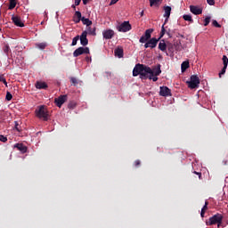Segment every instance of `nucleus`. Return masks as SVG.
I'll return each instance as SVG.
<instances>
[{
	"label": "nucleus",
	"instance_id": "f257e3e1",
	"mask_svg": "<svg viewBox=\"0 0 228 228\" xmlns=\"http://www.w3.org/2000/svg\"><path fill=\"white\" fill-rule=\"evenodd\" d=\"M150 74H152V69L145 64H136L133 69V76L140 77V79H149Z\"/></svg>",
	"mask_w": 228,
	"mask_h": 228
},
{
	"label": "nucleus",
	"instance_id": "f03ea898",
	"mask_svg": "<svg viewBox=\"0 0 228 228\" xmlns=\"http://www.w3.org/2000/svg\"><path fill=\"white\" fill-rule=\"evenodd\" d=\"M36 116L37 118H43L45 122L49 120V111L47 110V107L45 105H40L36 110Z\"/></svg>",
	"mask_w": 228,
	"mask_h": 228
},
{
	"label": "nucleus",
	"instance_id": "7ed1b4c3",
	"mask_svg": "<svg viewBox=\"0 0 228 228\" xmlns=\"http://www.w3.org/2000/svg\"><path fill=\"white\" fill-rule=\"evenodd\" d=\"M222 220H224V216L217 213L209 217L208 222H207V225H216L217 224V227H220V225H222Z\"/></svg>",
	"mask_w": 228,
	"mask_h": 228
},
{
	"label": "nucleus",
	"instance_id": "20e7f679",
	"mask_svg": "<svg viewBox=\"0 0 228 228\" xmlns=\"http://www.w3.org/2000/svg\"><path fill=\"white\" fill-rule=\"evenodd\" d=\"M188 87L191 90L195 88H199V85H200V78L197 75L191 76V80L187 81Z\"/></svg>",
	"mask_w": 228,
	"mask_h": 228
},
{
	"label": "nucleus",
	"instance_id": "39448f33",
	"mask_svg": "<svg viewBox=\"0 0 228 228\" xmlns=\"http://www.w3.org/2000/svg\"><path fill=\"white\" fill-rule=\"evenodd\" d=\"M153 31L154 29L152 28L146 29L144 35H142L139 39L140 44H146V42H149V40H151V37Z\"/></svg>",
	"mask_w": 228,
	"mask_h": 228
},
{
	"label": "nucleus",
	"instance_id": "423d86ee",
	"mask_svg": "<svg viewBox=\"0 0 228 228\" xmlns=\"http://www.w3.org/2000/svg\"><path fill=\"white\" fill-rule=\"evenodd\" d=\"M159 40H161V38H159H159L152 37V38L148 39V41L144 45V48L145 49H149V47L151 49L156 48L158 45V42H159Z\"/></svg>",
	"mask_w": 228,
	"mask_h": 228
},
{
	"label": "nucleus",
	"instance_id": "0eeeda50",
	"mask_svg": "<svg viewBox=\"0 0 228 228\" xmlns=\"http://www.w3.org/2000/svg\"><path fill=\"white\" fill-rule=\"evenodd\" d=\"M81 54H90V48L80 46L73 53L74 58H77V56H81Z\"/></svg>",
	"mask_w": 228,
	"mask_h": 228
},
{
	"label": "nucleus",
	"instance_id": "6e6552de",
	"mask_svg": "<svg viewBox=\"0 0 228 228\" xmlns=\"http://www.w3.org/2000/svg\"><path fill=\"white\" fill-rule=\"evenodd\" d=\"M118 31L120 33H127V31H131V25L129 21H124L119 26L117 27Z\"/></svg>",
	"mask_w": 228,
	"mask_h": 228
},
{
	"label": "nucleus",
	"instance_id": "1a4fd4ad",
	"mask_svg": "<svg viewBox=\"0 0 228 228\" xmlns=\"http://www.w3.org/2000/svg\"><path fill=\"white\" fill-rule=\"evenodd\" d=\"M165 24H167V23L164 22V24L161 27V31H160L159 38H163V37H165V35H167V37L169 38H172V37H174V34L172 33V30L170 28L167 29L165 28Z\"/></svg>",
	"mask_w": 228,
	"mask_h": 228
},
{
	"label": "nucleus",
	"instance_id": "9d476101",
	"mask_svg": "<svg viewBox=\"0 0 228 228\" xmlns=\"http://www.w3.org/2000/svg\"><path fill=\"white\" fill-rule=\"evenodd\" d=\"M54 102L58 108H61L65 102H67V94L61 95L54 99Z\"/></svg>",
	"mask_w": 228,
	"mask_h": 228
},
{
	"label": "nucleus",
	"instance_id": "9b49d317",
	"mask_svg": "<svg viewBox=\"0 0 228 228\" xmlns=\"http://www.w3.org/2000/svg\"><path fill=\"white\" fill-rule=\"evenodd\" d=\"M159 95L161 97H168L172 95V90L167 86H160Z\"/></svg>",
	"mask_w": 228,
	"mask_h": 228
},
{
	"label": "nucleus",
	"instance_id": "f8f14e48",
	"mask_svg": "<svg viewBox=\"0 0 228 228\" xmlns=\"http://www.w3.org/2000/svg\"><path fill=\"white\" fill-rule=\"evenodd\" d=\"M87 35H88V32L86 30V31H83L82 34L79 37L80 44L84 47H86V45H88V38L86 37Z\"/></svg>",
	"mask_w": 228,
	"mask_h": 228
},
{
	"label": "nucleus",
	"instance_id": "ddd939ff",
	"mask_svg": "<svg viewBox=\"0 0 228 228\" xmlns=\"http://www.w3.org/2000/svg\"><path fill=\"white\" fill-rule=\"evenodd\" d=\"M102 35L105 40H111L115 37V31L113 29H107L102 32Z\"/></svg>",
	"mask_w": 228,
	"mask_h": 228
},
{
	"label": "nucleus",
	"instance_id": "4468645a",
	"mask_svg": "<svg viewBox=\"0 0 228 228\" xmlns=\"http://www.w3.org/2000/svg\"><path fill=\"white\" fill-rule=\"evenodd\" d=\"M190 12L193 13V15H201L202 8L197 5H190Z\"/></svg>",
	"mask_w": 228,
	"mask_h": 228
},
{
	"label": "nucleus",
	"instance_id": "2eb2a0df",
	"mask_svg": "<svg viewBox=\"0 0 228 228\" xmlns=\"http://www.w3.org/2000/svg\"><path fill=\"white\" fill-rule=\"evenodd\" d=\"M12 20L13 24H15L18 28H24V22H22V20H20V17L12 16Z\"/></svg>",
	"mask_w": 228,
	"mask_h": 228
},
{
	"label": "nucleus",
	"instance_id": "dca6fc26",
	"mask_svg": "<svg viewBox=\"0 0 228 228\" xmlns=\"http://www.w3.org/2000/svg\"><path fill=\"white\" fill-rule=\"evenodd\" d=\"M164 17L166 18L165 20V24H167V21L168 20V19L170 18V13L172 12V7L170 6H165L164 7Z\"/></svg>",
	"mask_w": 228,
	"mask_h": 228
},
{
	"label": "nucleus",
	"instance_id": "f3484780",
	"mask_svg": "<svg viewBox=\"0 0 228 228\" xmlns=\"http://www.w3.org/2000/svg\"><path fill=\"white\" fill-rule=\"evenodd\" d=\"M14 149H18L22 154H25V152H28V147H26L23 143H16L14 145Z\"/></svg>",
	"mask_w": 228,
	"mask_h": 228
},
{
	"label": "nucleus",
	"instance_id": "a211bd4d",
	"mask_svg": "<svg viewBox=\"0 0 228 228\" xmlns=\"http://www.w3.org/2000/svg\"><path fill=\"white\" fill-rule=\"evenodd\" d=\"M36 88H37V90H47L48 86L45 82L37 81L36 83Z\"/></svg>",
	"mask_w": 228,
	"mask_h": 228
},
{
	"label": "nucleus",
	"instance_id": "6ab92c4d",
	"mask_svg": "<svg viewBox=\"0 0 228 228\" xmlns=\"http://www.w3.org/2000/svg\"><path fill=\"white\" fill-rule=\"evenodd\" d=\"M114 54L118 58H124V48H122L121 46L116 48L114 50Z\"/></svg>",
	"mask_w": 228,
	"mask_h": 228
},
{
	"label": "nucleus",
	"instance_id": "aec40b11",
	"mask_svg": "<svg viewBox=\"0 0 228 228\" xmlns=\"http://www.w3.org/2000/svg\"><path fill=\"white\" fill-rule=\"evenodd\" d=\"M167 44L165 43V39L160 40V42L159 44V51H162V53H167Z\"/></svg>",
	"mask_w": 228,
	"mask_h": 228
},
{
	"label": "nucleus",
	"instance_id": "412c9836",
	"mask_svg": "<svg viewBox=\"0 0 228 228\" xmlns=\"http://www.w3.org/2000/svg\"><path fill=\"white\" fill-rule=\"evenodd\" d=\"M151 70L153 72V76H159V74H161V64H158Z\"/></svg>",
	"mask_w": 228,
	"mask_h": 228
},
{
	"label": "nucleus",
	"instance_id": "4be33fe9",
	"mask_svg": "<svg viewBox=\"0 0 228 228\" xmlns=\"http://www.w3.org/2000/svg\"><path fill=\"white\" fill-rule=\"evenodd\" d=\"M96 31V28L95 27L92 28V27H87V35H92V37H95V35H97V33L95 32Z\"/></svg>",
	"mask_w": 228,
	"mask_h": 228
},
{
	"label": "nucleus",
	"instance_id": "5701e85b",
	"mask_svg": "<svg viewBox=\"0 0 228 228\" xmlns=\"http://www.w3.org/2000/svg\"><path fill=\"white\" fill-rule=\"evenodd\" d=\"M182 72H185L187 69H190V61H185L181 64Z\"/></svg>",
	"mask_w": 228,
	"mask_h": 228
},
{
	"label": "nucleus",
	"instance_id": "b1692460",
	"mask_svg": "<svg viewBox=\"0 0 228 228\" xmlns=\"http://www.w3.org/2000/svg\"><path fill=\"white\" fill-rule=\"evenodd\" d=\"M81 21L87 28L92 26V20H90V19H88V18L82 17Z\"/></svg>",
	"mask_w": 228,
	"mask_h": 228
},
{
	"label": "nucleus",
	"instance_id": "393cba45",
	"mask_svg": "<svg viewBox=\"0 0 228 228\" xmlns=\"http://www.w3.org/2000/svg\"><path fill=\"white\" fill-rule=\"evenodd\" d=\"M209 203L208 201L205 202V205L203 206V208H201V212H200V216L201 218H204V216L206 215V211H208V205Z\"/></svg>",
	"mask_w": 228,
	"mask_h": 228
},
{
	"label": "nucleus",
	"instance_id": "a878e982",
	"mask_svg": "<svg viewBox=\"0 0 228 228\" xmlns=\"http://www.w3.org/2000/svg\"><path fill=\"white\" fill-rule=\"evenodd\" d=\"M163 3V0H150L151 6H159Z\"/></svg>",
	"mask_w": 228,
	"mask_h": 228
},
{
	"label": "nucleus",
	"instance_id": "bb28decb",
	"mask_svg": "<svg viewBox=\"0 0 228 228\" xmlns=\"http://www.w3.org/2000/svg\"><path fill=\"white\" fill-rule=\"evenodd\" d=\"M183 20H187L188 22L193 23V18L190 14H184L183 16Z\"/></svg>",
	"mask_w": 228,
	"mask_h": 228
},
{
	"label": "nucleus",
	"instance_id": "cd10ccee",
	"mask_svg": "<svg viewBox=\"0 0 228 228\" xmlns=\"http://www.w3.org/2000/svg\"><path fill=\"white\" fill-rule=\"evenodd\" d=\"M36 47L44 51V49H45L47 47V44L46 43H38V44H36Z\"/></svg>",
	"mask_w": 228,
	"mask_h": 228
},
{
	"label": "nucleus",
	"instance_id": "c85d7f7f",
	"mask_svg": "<svg viewBox=\"0 0 228 228\" xmlns=\"http://www.w3.org/2000/svg\"><path fill=\"white\" fill-rule=\"evenodd\" d=\"M175 51H183V45H181V42L174 43Z\"/></svg>",
	"mask_w": 228,
	"mask_h": 228
},
{
	"label": "nucleus",
	"instance_id": "c756f323",
	"mask_svg": "<svg viewBox=\"0 0 228 228\" xmlns=\"http://www.w3.org/2000/svg\"><path fill=\"white\" fill-rule=\"evenodd\" d=\"M17 6V0H10L9 9L13 10Z\"/></svg>",
	"mask_w": 228,
	"mask_h": 228
},
{
	"label": "nucleus",
	"instance_id": "7c9ffc66",
	"mask_svg": "<svg viewBox=\"0 0 228 228\" xmlns=\"http://www.w3.org/2000/svg\"><path fill=\"white\" fill-rule=\"evenodd\" d=\"M4 53L8 56L10 53H12V50L10 49V45H5L4 46Z\"/></svg>",
	"mask_w": 228,
	"mask_h": 228
},
{
	"label": "nucleus",
	"instance_id": "2f4dec72",
	"mask_svg": "<svg viewBox=\"0 0 228 228\" xmlns=\"http://www.w3.org/2000/svg\"><path fill=\"white\" fill-rule=\"evenodd\" d=\"M70 81H71L73 86H77V85L79 84V81H77V78H76L74 77H70Z\"/></svg>",
	"mask_w": 228,
	"mask_h": 228
},
{
	"label": "nucleus",
	"instance_id": "473e14b6",
	"mask_svg": "<svg viewBox=\"0 0 228 228\" xmlns=\"http://www.w3.org/2000/svg\"><path fill=\"white\" fill-rule=\"evenodd\" d=\"M167 50L169 51V53H174V47H175L174 44L167 43Z\"/></svg>",
	"mask_w": 228,
	"mask_h": 228
},
{
	"label": "nucleus",
	"instance_id": "72a5a7b5",
	"mask_svg": "<svg viewBox=\"0 0 228 228\" xmlns=\"http://www.w3.org/2000/svg\"><path fill=\"white\" fill-rule=\"evenodd\" d=\"M150 80H153L154 82L158 81V76L154 75V71H152V74H150V77H148Z\"/></svg>",
	"mask_w": 228,
	"mask_h": 228
},
{
	"label": "nucleus",
	"instance_id": "f704fd0d",
	"mask_svg": "<svg viewBox=\"0 0 228 228\" xmlns=\"http://www.w3.org/2000/svg\"><path fill=\"white\" fill-rule=\"evenodd\" d=\"M4 83V85H5V86H8V82H6V78H4V75H1L0 74V83Z\"/></svg>",
	"mask_w": 228,
	"mask_h": 228
},
{
	"label": "nucleus",
	"instance_id": "c9c22d12",
	"mask_svg": "<svg viewBox=\"0 0 228 228\" xmlns=\"http://www.w3.org/2000/svg\"><path fill=\"white\" fill-rule=\"evenodd\" d=\"M209 22H211V18L207 16L204 20V26H209Z\"/></svg>",
	"mask_w": 228,
	"mask_h": 228
},
{
	"label": "nucleus",
	"instance_id": "e433bc0d",
	"mask_svg": "<svg viewBox=\"0 0 228 228\" xmlns=\"http://www.w3.org/2000/svg\"><path fill=\"white\" fill-rule=\"evenodd\" d=\"M77 40H79V36H77L73 38L72 40V43H71V45L74 46V45H77Z\"/></svg>",
	"mask_w": 228,
	"mask_h": 228
},
{
	"label": "nucleus",
	"instance_id": "4c0bfd02",
	"mask_svg": "<svg viewBox=\"0 0 228 228\" xmlns=\"http://www.w3.org/2000/svg\"><path fill=\"white\" fill-rule=\"evenodd\" d=\"M223 65L224 67H227L228 65V58L226 57V55L223 56Z\"/></svg>",
	"mask_w": 228,
	"mask_h": 228
},
{
	"label": "nucleus",
	"instance_id": "58836bf2",
	"mask_svg": "<svg viewBox=\"0 0 228 228\" xmlns=\"http://www.w3.org/2000/svg\"><path fill=\"white\" fill-rule=\"evenodd\" d=\"M74 18H77V19H83V17L81 16V12L79 11H76L75 12V15H74Z\"/></svg>",
	"mask_w": 228,
	"mask_h": 228
},
{
	"label": "nucleus",
	"instance_id": "ea45409f",
	"mask_svg": "<svg viewBox=\"0 0 228 228\" xmlns=\"http://www.w3.org/2000/svg\"><path fill=\"white\" fill-rule=\"evenodd\" d=\"M227 70V66H224L221 72L219 73V77H222L224 74H225V71Z\"/></svg>",
	"mask_w": 228,
	"mask_h": 228
},
{
	"label": "nucleus",
	"instance_id": "a19ab883",
	"mask_svg": "<svg viewBox=\"0 0 228 228\" xmlns=\"http://www.w3.org/2000/svg\"><path fill=\"white\" fill-rule=\"evenodd\" d=\"M5 99H6V101H12V99H13V96L11 94L10 92H7Z\"/></svg>",
	"mask_w": 228,
	"mask_h": 228
},
{
	"label": "nucleus",
	"instance_id": "79ce46f5",
	"mask_svg": "<svg viewBox=\"0 0 228 228\" xmlns=\"http://www.w3.org/2000/svg\"><path fill=\"white\" fill-rule=\"evenodd\" d=\"M0 142H3L4 143L8 142V138L3 134H0Z\"/></svg>",
	"mask_w": 228,
	"mask_h": 228
},
{
	"label": "nucleus",
	"instance_id": "37998d69",
	"mask_svg": "<svg viewBox=\"0 0 228 228\" xmlns=\"http://www.w3.org/2000/svg\"><path fill=\"white\" fill-rule=\"evenodd\" d=\"M212 24L213 26H215V28H222V25H220L219 22L216 21V20L212 21Z\"/></svg>",
	"mask_w": 228,
	"mask_h": 228
},
{
	"label": "nucleus",
	"instance_id": "c03bdc74",
	"mask_svg": "<svg viewBox=\"0 0 228 228\" xmlns=\"http://www.w3.org/2000/svg\"><path fill=\"white\" fill-rule=\"evenodd\" d=\"M68 108H69L70 110H74L76 108V103H69Z\"/></svg>",
	"mask_w": 228,
	"mask_h": 228
},
{
	"label": "nucleus",
	"instance_id": "a18cd8bd",
	"mask_svg": "<svg viewBox=\"0 0 228 228\" xmlns=\"http://www.w3.org/2000/svg\"><path fill=\"white\" fill-rule=\"evenodd\" d=\"M134 167H135L136 168H138V167H140V165H141L140 160H139V159L135 160L134 163Z\"/></svg>",
	"mask_w": 228,
	"mask_h": 228
},
{
	"label": "nucleus",
	"instance_id": "49530a36",
	"mask_svg": "<svg viewBox=\"0 0 228 228\" xmlns=\"http://www.w3.org/2000/svg\"><path fill=\"white\" fill-rule=\"evenodd\" d=\"M208 4H209L210 6L215 5V0H207Z\"/></svg>",
	"mask_w": 228,
	"mask_h": 228
},
{
	"label": "nucleus",
	"instance_id": "de8ad7c7",
	"mask_svg": "<svg viewBox=\"0 0 228 228\" xmlns=\"http://www.w3.org/2000/svg\"><path fill=\"white\" fill-rule=\"evenodd\" d=\"M75 24H79L81 22V18H74Z\"/></svg>",
	"mask_w": 228,
	"mask_h": 228
},
{
	"label": "nucleus",
	"instance_id": "09e8293b",
	"mask_svg": "<svg viewBox=\"0 0 228 228\" xmlns=\"http://www.w3.org/2000/svg\"><path fill=\"white\" fill-rule=\"evenodd\" d=\"M193 174H196V175H199V179L202 178V173L194 171Z\"/></svg>",
	"mask_w": 228,
	"mask_h": 228
},
{
	"label": "nucleus",
	"instance_id": "8fccbe9b",
	"mask_svg": "<svg viewBox=\"0 0 228 228\" xmlns=\"http://www.w3.org/2000/svg\"><path fill=\"white\" fill-rule=\"evenodd\" d=\"M15 129L18 132H20V128L19 127V123L17 121H15Z\"/></svg>",
	"mask_w": 228,
	"mask_h": 228
},
{
	"label": "nucleus",
	"instance_id": "3c124183",
	"mask_svg": "<svg viewBox=\"0 0 228 228\" xmlns=\"http://www.w3.org/2000/svg\"><path fill=\"white\" fill-rule=\"evenodd\" d=\"M81 4V0H75V6H79Z\"/></svg>",
	"mask_w": 228,
	"mask_h": 228
},
{
	"label": "nucleus",
	"instance_id": "603ef678",
	"mask_svg": "<svg viewBox=\"0 0 228 228\" xmlns=\"http://www.w3.org/2000/svg\"><path fill=\"white\" fill-rule=\"evenodd\" d=\"M117 3H118V0H111L110 5L111 6V4H117Z\"/></svg>",
	"mask_w": 228,
	"mask_h": 228
},
{
	"label": "nucleus",
	"instance_id": "864d4df0",
	"mask_svg": "<svg viewBox=\"0 0 228 228\" xmlns=\"http://www.w3.org/2000/svg\"><path fill=\"white\" fill-rule=\"evenodd\" d=\"M83 1V4H88V0H82Z\"/></svg>",
	"mask_w": 228,
	"mask_h": 228
},
{
	"label": "nucleus",
	"instance_id": "5fc2aeb1",
	"mask_svg": "<svg viewBox=\"0 0 228 228\" xmlns=\"http://www.w3.org/2000/svg\"><path fill=\"white\" fill-rule=\"evenodd\" d=\"M76 6H77L76 4H72L71 8H73V10H76Z\"/></svg>",
	"mask_w": 228,
	"mask_h": 228
},
{
	"label": "nucleus",
	"instance_id": "6e6d98bb",
	"mask_svg": "<svg viewBox=\"0 0 228 228\" xmlns=\"http://www.w3.org/2000/svg\"><path fill=\"white\" fill-rule=\"evenodd\" d=\"M141 17H143V11L140 12Z\"/></svg>",
	"mask_w": 228,
	"mask_h": 228
},
{
	"label": "nucleus",
	"instance_id": "4d7b16f0",
	"mask_svg": "<svg viewBox=\"0 0 228 228\" xmlns=\"http://www.w3.org/2000/svg\"><path fill=\"white\" fill-rule=\"evenodd\" d=\"M86 61H88L90 59L88 57L86 58Z\"/></svg>",
	"mask_w": 228,
	"mask_h": 228
}]
</instances>
